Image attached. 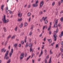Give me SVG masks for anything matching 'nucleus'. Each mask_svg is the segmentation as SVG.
<instances>
[{
  "label": "nucleus",
  "instance_id": "59",
  "mask_svg": "<svg viewBox=\"0 0 63 63\" xmlns=\"http://www.w3.org/2000/svg\"><path fill=\"white\" fill-rule=\"evenodd\" d=\"M50 28H49L48 29V31H49V30H50Z\"/></svg>",
  "mask_w": 63,
  "mask_h": 63
},
{
  "label": "nucleus",
  "instance_id": "58",
  "mask_svg": "<svg viewBox=\"0 0 63 63\" xmlns=\"http://www.w3.org/2000/svg\"><path fill=\"white\" fill-rule=\"evenodd\" d=\"M10 47H11V46H9L8 49H10Z\"/></svg>",
  "mask_w": 63,
  "mask_h": 63
},
{
  "label": "nucleus",
  "instance_id": "55",
  "mask_svg": "<svg viewBox=\"0 0 63 63\" xmlns=\"http://www.w3.org/2000/svg\"><path fill=\"white\" fill-rule=\"evenodd\" d=\"M47 58H49V55H48L47 56Z\"/></svg>",
  "mask_w": 63,
  "mask_h": 63
},
{
  "label": "nucleus",
  "instance_id": "2",
  "mask_svg": "<svg viewBox=\"0 0 63 63\" xmlns=\"http://www.w3.org/2000/svg\"><path fill=\"white\" fill-rule=\"evenodd\" d=\"M8 54H9V51H6V53L5 54V56L4 57V59H6V60H8L9 58V57H7L8 55Z\"/></svg>",
  "mask_w": 63,
  "mask_h": 63
},
{
  "label": "nucleus",
  "instance_id": "16",
  "mask_svg": "<svg viewBox=\"0 0 63 63\" xmlns=\"http://www.w3.org/2000/svg\"><path fill=\"white\" fill-rule=\"evenodd\" d=\"M23 26V23H22L20 25H19V26L20 27V28H22Z\"/></svg>",
  "mask_w": 63,
  "mask_h": 63
},
{
  "label": "nucleus",
  "instance_id": "38",
  "mask_svg": "<svg viewBox=\"0 0 63 63\" xmlns=\"http://www.w3.org/2000/svg\"><path fill=\"white\" fill-rule=\"evenodd\" d=\"M28 47V45L27 44V43H26V45L25 47Z\"/></svg>",
  "mask_w": 63,
  "mask_h": 63
},
{
  "label": "nucleus",
  "instance_id": "4",
  "mask_svg": "<svg viewBox=\"0 0 63 63\" xmlns=\"http://www.w3.org/2000/svg\"><path fill=\"white\" fill-rule=\"evenodd\" d=\"M44 4V1H42L40 3V7H39V9H41V8H42V6H43Z\"/></svg>",
  "mask_w": 63,
  "mask_h": 63
},
{
  "label": "nucleus",
  "instance_id": "50",
  "mask_svg": "<svg viewBox=\"0 0 63 63\" xmlns=\"http://www.w3.org/2000/svg\"><path fill=\"white\" fill-rule=\"evenodd\" d=\"M29 41L30 42H31V39H30L29 40Z\"/></svg>",
  "mask_w": 63,
  "mask_h": 63
},
{
  "label": "nucleus",
  "instance_id": "42",
  "mask_svg": "<svg viewBox=\"0 0 63 63\" xmlns=\"http://www.w3.org/2000/svg\"><path fill=\"white\" fill-rule=\"evenodd\" d=\"M32 47H31L30 48V52H31L32 50Z\"/></svg>",
  "mask_w": 63,
  "mask_h": 63
},
{
  "label": "nucleus",
  "instance_id": "14",
  "mask_svg": "<svg viewBox=\"0 0 63 63\" xmlns=\"http://www.w3.org/2000/svg\"><path fill=\"white\" fill-rule=\"evenodd\" d=\"M47 19V16H46L45 18V17H43L42 18V19H44V21H45V20H46V19Z\"/></svg>",
  "mask_w": 63,
  "mask_h": 63
},
{
  "label": "nucleus",
  "instance_id": "63",
  "mask_svg": "<svg viewBox=\"0 0 63 63\" xmlns=\"http://www.w3.org/2000/svg\"><path fill=\"white\" fill-rule=\"evenodd\" d=\"M61 44L62 45H63V41H62L61 42Z\"/></svg>",
  "mask_w": 63,
  "mask_h": 63
},
{
  "label": "nucleus",
  "instance_id": "49",
  "mask_svg": "<svg viewBox=\"0 0 63 63\" xmlns=\"http://www.w3.org/2000/svg\"><path fill=\"white\" fill-rule=\"evenodd\" d=\"M46 27V26H44L43 27V30H44V29H45V28Z\"/></svg>",
  "mask_w": 63,
  "mask_h": 63
},
{
  "label": "nucleus",
  "instance_id": "44",
  "mask_svg": "<svg viewBox=\"0 0 63 63\" xmlns=\"http://www.w3.org/2000/svg\"><path fill=\"white\" fill-rule=\"evenodd\" d=\"M49 32V35H51V31H50Z\"/></svg>",
  "mask_w": 63,
  "mask_h": 63
},
{
  "label": "nucleus",
  "instance_id": "41",
  "mask_svg": "<svg viewBox=\"0 0 63 63\" xmlns=\"http://www.w3.org/2000/svg\"><path fill=\"white\" fill-rule=\"evenodd\" d=\"M25 25L26 26H27V23H25Z\"/></svg>",
  "mask_w": 63,
  "mask_h": 63
},
{
  "label": "nucleus",
  "instance_id": "31",
  "mask_svg": "<svg viewBox=\"0 0 63 63\" xmlns=\"http://www.w3.org/2000/svg\"><path fill=\"white\" fill-rule=\"evenodd\" d=\"M48 22V21L47 20H46L45 21V24H47Z\"/></svg>",
  "mask_w": 63,
  "mask_h": 63
},
{
  "label": "nucleus",
  "instance_id": "26",
  "mask_svg": "<svg viewBox=\"0 0 63 63\" xmlns=\"http://www.w3.org/2000/svg\"><path fill=\"white\" fill-rule=\"evenodd\" d=\"M34 56H35V54L34 53H33L32 54V56L31 57V58H33V57Z\"/></svg>",
  "mask_w": 63,
  "mask_h": 63
},
{
  "label": "nucleus",
  "instance_id": "61",
  "mask_svg": "<svg viewBox=\"0 0 63 63\" xmlns=\"http://www.w3.org/2000/svg\"><path fill=\"white\" fill-rule=\"evenodd\" d=\"M34 62H35L34 61V60L32 59V63H34Z\"/></svg>",
  "mask_w": 63,
  "mask_h": 63
},
{
  "label": "nucleus",
  "instance_id": "39",
  "mask_svg": "<svg viewBox=\"0 0 63 63\" xmlns=\"http://www.w3.org/2000/svg\"><path fill=\"white\" fill-rule=\"evenodd\" d=\"M43 50H41V52L40 54H43Z\"/></svg>",
  "mask_w": 63,
  "mask_h": 63
},
{
  "label": "nucleus",
  "instance_id": "6",
  "mask_svg": "<svg viewBox=\"0 0 63 63\" xmlns=\"http://www.w3.org/2000/svg\"><path fill=\"white\" fill-rule=\"evenodd\" d=\"M13 50H13V49H11V51L9 53L10 57H11V56H12V54H13Z\"/></svg>",
  "mask_w": 63,
  "mask_h": 63
},
{
  "label": "nucleus",
  "instance_id": "19",
  "mask_svg": "<svg viewBox=\"0 0 63 63\" xmlns=\"http://www.w3.org/2000/svg\"><path fill=\"white\" fill-rule=\"evenodd\" d=\"M44 62L45 63H47V58H46L45 59L44 61Z\"/></svg>",
  "mask_w": 63,
  "mask_h": 63
},
{
  "label": "nucleus",
  "instance_id": "13",
  "mask_svg": "<svg viewBox=\"0 0 63 63\" xmlns=\"http://www.w3.org/2000/svg\"><path fill=\"white\" fill-rule=\"evenodd\" d=\"M43 14V12L42 11H40L39 12V15H42Z\"/></svg>",
  "mask_w": 63,
  "mask_h": 63
},
{
  "label": "nucleus",
  "instance_id": "52",
  "mask_svg": "<svg viewBox=\"0 0 63 63\" xmlns=\"http://www.w3.org/2000/svg\"><path fill=\"white\" fill-rule=\"evenodd\" d=\"M43 34V33H41V34L39 36L40 37H42V34Z\"/></svg>",
  "mask_w": 63,
  "mask_h": 63
},
{
  "label": "nucleus",
  "instance_id": "56",
  "mask_svg": "<svg viewBox=\"0 0 63 63\" xmlns=\"http://www.w3.org/2000/svg\"><path fill=\"white\" fill-rule=\"evenodd\" d=\"M43 19H41L40 20V22H42V21H43Z\"/></svg>",
  "mask_w": 63,
  "mask_h": 63
},
{
  "label": "nucleus",
  "instance_id": "23",
  "mask_svg": "<svg viewBox=\"0 0 63 63\" xmlns=\"http://www.w3.org/2000/svg\"><path fill=\"white\" fill-rule=\"evenodd\" d=\"M33 46V44L32 45L31 43H30L29 44V47H31Z\"/></svg>",
  "mask_w": 63,
  "mask_h": 63
},
{
  "label": "nucleus",
  "instance_id": "64",
  "mask_svg": "<svg viewBox=\"0 0 63 63\" xmlns=\"http://www.w3.org/2000/svg\"><path fill=\"white\" fill-rule=\"evenodd\" d=\"M58 26H59L60 27V24H59L58 25Z\"/></svg>",
  "mask_w": 63,
  "mask_h": 63
},
{
  "label": "nucleus",
  "instance_id": "22",
  "mask_svg": "<svg viewBox=\"0 0 63 63\" xmlns=\"http://www.w3.org/2000/svg\"><path fill=\"white\" fill-rule=\"evenodd\" d=\"M14 46L15 47H16H16H17V44H15L14 45Z\"/></svg>",
  "mask_w": 63,
  "mask_h": 63
},
{
  "label": "nucleus",
  "instance_id": "21",
  "mask_svg": "<svg viewBox=\"0 0 63 63\" xmlns=\"http://www.w3.org/2000/svg\"><path fill=\"white\" fill-rule=\"evenodd\" d=\"M3 29L4 30V32H6L7 31V30L5 28V27H3Z\"/></svg>",
  "mask_w": 63,
  "mask_h": 63
},
{
  "label": "nucleus",
  "instance_id": "7",
  "mask_svg": "<svg viewBox=\"0 0 63 63\" xmlns=\"http://www.w3.org/2000/svg\"><path fill=\"white\" fill-rule=\"evenodd\" d=\"M55 23H55L54 25V28H55V25H57V23H58V20H57L56 21Z\"/></svg>",
  "mask_w": 63,
  "mask_h": 63
},
{
  "label": "nucleus",
  "instance_id": "48",
  "mask_svg": "<svg viewBox=\"0 0 63 63\" xmlns=\"http://www.w3.org/2000/svg\"><path fill=\"white\" fill-rule=\"evenodd\" d=\"M18 46L19 47H21V44H19V45Z\"/></svg>",
  "mask_w": 63,
  "mask_h": 63
},
{
  "label": "nucleus",
  "instance_id": "28",
  "mask_svg": "<svg viewBox=\"0 0 63 63\" xmlns=\"http://www.w3.org/2000/svg\"><path fill=\"white\" fill-rule=\"evenodd\" d=\"M9 13L10 14H11V15H12L13 14V12L11 11V10H9Z\"/></svg>",
  "mask_w": 63,
  "mask_h": 63
},
{
  "label": "nucleus",
  "instance_id": "37",
  "mask_svg": "<svg viewBox=\"0 0 63 63\" xmlns=\"http://www.w3.org/2000/svg\"><path fill=\"white\" fill-rule=\"evenodd\" d=\"M55 5V2H53L52 3V5L54 6Z\"/></svg>",
  "mask_w": 63,
  "mask_h": 63
},
{
  "label": "nucleus",
  "instance_id": "17",
  "mask_svg": "<svg viewBox=\"0 0 63 63\" xmlns=\"http://www.w3.org/2000/svg\"><path fill=\"white\" fill-rule=\"evenodd\" d=\"M47 40L49 42V43H50L52 42V40H51V39H48Z\"/></svg>",
  "mask_w": 63,
  "mask_h": 63
},
{
  "label": "nucleus",
  "instance_id": "5",
  "mask_svg": "<svg viewBox=\"0 0 63 63\" xmlns=\"http://www.w3.org/2000/svg\"><path fill=\"white\" fill-rule=\"evenodd\" d=\"M24 54L23 53H22L20 55V58L21 60L23 59V58L24 57Z\"/></svg>",
  "mask_w": 63,
  "mask_h": 63
},
{
  "label": "nucleus",
  "instance_id": "1",
  "mask_svg": "<svg viewBox=\"0 0 63 63\" xmlns=\"http://www.w3.org/2000/svg\"><path fill=\"white\" fill-rule=\"evenodd\" d=\"M2 20L3 21L4 23H8L9 22V19H6V16L5 15H4V18L2 19Z\"/></svg>",
  "mask_w": 63,
  "mask_h": 63
},
{
  "label": "nucleus",
  "instance_id": "36",
  "mask_svg": "<svg viewBox=\"0 0 63 63\" xmlns=\"http://www.w3.org/2000/svg\"><path fill=\"white\" fill-rule=\"evenodd\" d=\"M59 3V6H60V4H61V3H60V1H59L58 2Z\"/></svg>",
  "mask_w": 63,
  "mask_h": 63
},
{
  "label": "nucleus",
  "instance_id": "10",
  "mask_svg": "<svg viewBox=\"0 0 63 63\" xmlns=\"http://www.w3.org/2000/svg\"><path fill=\"white\" fill-rule=\"evenodd\" d=\"M1 51L2 52H3L4 51V52L5 53L6 51V49L5 50V48H4L1 49Z\"/></svg>",
  "mask_w": 63,
  "mask_h": 63
},
{
  "label": "nucleus",
  "instance_id": "9",
  "mask_svg": "<svg viewBox=\"0 0 63 63\" xmlns=\"http://www.w3.org/2000/svg\"><path fill=\"white\" fill-rule=\"evenodd\" d=\"M54 37V38H55V39L54 40V41H56V37H57V35L55 34L53 35Z\"/></svg>",
  "mask_w": 63,
  "mask_h": 63
},
{
  "label": "nucleus",
  "instance_id": "20",
  "mask_svg": "<svg viewBox=\"0 0 63 63\" xmlns=\"http://www.w3.org/2000/svg\"><path fill=\"white\" fill-rule=\"evenodd\" d=\"M4 5H3L2 6H1V10H2V11H3V10H4V9H3V8L4 7Z\"/></svg>",
  "mask_w": 63,
  "mask_h": 63
},
{
  "label": "nucleus",
  "instance_id": "11",
  "mask_svg": "<svg viewBox=\"0 0 63 63\" xmlns=\"http://www.w3.org/2000/svg\"><path fill=\"white\" fill-rule=\"evenodd\" d=\"M58 32V29H57L56 30V31H54V33L55 34H56Z\"/></svg>",
  "mask_w": 63,
  "mask_h": 63
},
{
  "label": "nucleus",
  "instance_id": "34",
  "mask_svg": "<svg viewBox=\"0 0 63 63\" xmlns=\"http://www.w3.org/2000/svg\"><path fill=\"white\" fill-rule=\"evenodd\" d=\"M17 27L16 26V27L15 29V30L16 31H17Z\"/></svg>",
  "mask_w": 63,
  "mask_h": 63
},
{
  "label": "nucleus",
  "instance_id": "45",
  "mask_svg": "<svg viewBox=\"0 0 63 63\" xmlns=\"http://www.w3.org/2000/svg\"><path fill=\"white\" fill-rule=\"evenodd\" d=\"M32 34V32H30V33L29 34V36H30V35H31Z\"/></svg>",
  "mask_w": 63,
  "mask_h": 63
},
{
  "label": "nucleus",
  "instance_id": "24",
  "mask_svg": "<svg viewBox=\"0 0 63 63\" xmlns=\"http://www.w3.org/2000/svg\"><path fill=\"white\" fill-rule=\"evenodd\" d=\"M28 16H31V13L30 12H29L28 14Z\"/></svg>",
  "mask_w": 63,
  "mask_h": 63
},
{
  "label": "nucleus",
  "instance_id": "25",
  "mask_svg": "<svg viewBox=\"0 0 63 63\" xmlns=\"http://www.w3.org/2000/svg\"><path fill=\"white\" fill-rule=\"evenodd\" d=\"M25 42H26V39H27V36H26L25 37Z\"/></svg>",
  "mask_w": 63,
  "mask_h": 63
},
{
  "label": "nucleus",
  "instance_id": "54",
  "mask_svg": "<svg viewBox=\"0 0 63 63\" xmlns=\"http://www.w3.org/2000/svg\"><path fill=\"white\" fill-rule=\"evenodd\" d=\"M44 41H46V37L44 39Z\"/></svg>",
  "mask_w": 63,
  "mask_h": 63
},
{
  "label": "nucleus",
  "instance_id": "32",
  "mask_svg": "<svg viewBox=\"0 0 63 63\" xmlns=\"http://www.w3.org/2000/svg\"><path fill=\"white\" fill-rule=\"evenodd\" d=\"M34 26L33 25H32L31 26V29H32V30H33V27Z\"/></svg>",
  "mask_w": 63,
  "mask_h": 63
},
{
  "label": "nucleus",
  "instance_id": "12",
  "mask_svg": "<svg viewBox=\"0 0 63 63\" xmlns=\"http://www.w3.org/2000/svg\"><path fill=\"white\" fill-rule=\"evenodd\" d=\"M63 36V31H62L61 33V34L60 35L59 37L60 38H62V36Z\"/></svg>",
  "mask_w": 63,
  "mask_h": 63
},
{
  "label": "nucleus",
  "instance_id": "57",
  "mask_svg": "<svg viewBox=\"0 0 63 63\" xmlns=\"http://www.w3.org/2000/svg\"><path fill=\"white\" fill-rule=\"evenodd\" d=\"M61 51H62V52H63V49L61 48Z\"/></svg>",
  "mask_w": 63,
  "mask_h": 63
},
{
  "label": "nucleus",
  "instance_id": "51",
  "mask_svg": "<svg viewBox=\"0 0 63 63\" xmlns=\"http://www.w3.org/2000/svg\"><path fill=\"white\" fill-rule=\"evenodd\" d=\"M9 11V10H6V13H8V12Z\"/></svg>",
  "mask_w": 63,
  "mask_h": 63
},
{
  "label": "nucleus",
  "instance_id": "30",
  "mask_svg": "<svg viewBox=\"0 0 63 63\" xmlns=\"http://www.w3.org/2000/svg\"><path fill=\"white\" fill-rule=\"evenodd\" d=\"M30 57H31V56H29L27 59V61L29 59V58H30Z\"/></svg>",
  "mask_w": 63,
  "mask_h": 63
},
{
  "label": "nucleus",
  "instance_id": "33",
  "mask_svg": "<svg viewBox=\"0 0 63 63\" xmlns=\"http://www.w3.org/2000/svg\"><path fill=\"white\" fill-rule=\"evenodd\" d=\"M11 37V35H9V36L7 38V40L9 39V38H10Z\"/></svg>",
  "mask_w": 63,
  "mask_h": 63
},
{
  "label": "nucleus",
  "instance_id": "29",
  "mask_svg": "<svg viewBox=\"0 0 63 63\" xmlns=\"http://www.w3.org/2000/svg\"><path fill=\"white\" fill-rule=\"evenodd\" d=\"M11 59H9L7 62V63H10L11 62Z\"/></svg>",
  "mask_w": 63,
  "mask_h": 63
},
{
  "label": "nucleus",
  "instance_id": "60",
  "mask_svg": "<svg viewBox=\"0 0 63 63\" xmlns=\"http://www.w3.org/2000/svg\"><path fill=\"white\" fill-rule=\"evenodd\" d=\"M30 5H29L28 7V8H30Z\"/></svg>",
  "mask_w": 63,
  "mask_h": 63
},
{
  "label": "nucleus",
  "instance_id": "62",
  "mask_svg": "<svg viewBox=\"0 0 63 63\" xmlns=\"http://www.w3.org/2000/svg\"><path fill=\"white\" fill-rule=\"evenodd\" d=\"M7 44V41L6 42V43H5V45L6 46Z\"/></svg>",
  "mask_w": 63,
  "mask_h": 63
},
{
  "label": "nucleus",
  "instance_id": "15",
  "mask_svg": "<svg viewBox=\"0 0 63 63\" xmlns=\"http://www.w3.org/2000/svg\"><path fill=\"white\" fill-rule=\"evenodd\" d=\"M22 20V18H21L20 19L18 18V21H21Z\"/></svg>",
  "mask_w": 63,
  "mask_h": 63
},
{
  "label": "nucleus",
  "instance_id": "40",
  "mask_svg": "<svg viewBox=\"0 0 63 63\" xmlns=\"http://www.w3.org/2000/svg\"><path fill=\"white\" fill-rule=\"evenodd\" d=\"M50 54H52V52L51 51V49H50Z\"/></svg>",
  "mask_w": 63,
  "mask_h": 63
},
{
  "label": "nucleus",
  "instance_id": "27",
  "mask_svg": "<svg viewBox=\"0 0 63 63\" xmlns=\"http://www.w3.org/2000/svg\"><path fill=\"white\" fill-rule=\"evenodd\" d=\"M15 37H16V36H15V35H14L12 37H11V39H15Z\"/></svg>",
  "mask_w": 63,
  "mask_h": 63
},
{
  "label": "nucleus",
  "instance_id": "53",
  "mask_svg": "<svg viewBox=\"0 0 63 63\" xmlns=\"http://www.w3.org/2000/svg\"><path fill=\"white\" fill-rule=\"evenodd\" d=\"M30 20H31V18H30L29 19V22H30Z\"/></svg>",
  "mask_w": 63,
  "mask_h": 63
},
{
  "label": "nucleus",
  "instance_id": "43",
  "mask_svg": "<svg viewBox=\"0 0 63 63\" xmlns=\"http://www.w3.org/2000/svg\"><path fill=\"white\" fill-rule=\"evenodd\" d=\"M58 44H57L56 45V48H57L58 47Z\"/></svg>",
  "mask_w": 63,
  "mask_h": 63
},
{
  "label": "nucleus",
  "instance_id": "47",
  "mask_svg": "<svg viewBox=\"0 0 63 63\" xmlns=\"http://www.w3.org/2000/svg\"><path fill=\"white\" fill-rule=\"evenodd\" d=\"M21 44H24V42L23 41H22L21 42Z\"/></svg>",
  "mask_w": 63,
  "mask_h": 63
},
{
  "label": "nucleus",
  "instance_id": "18",
  "mask_svg": "<svg viewBox=\"0 0 63 63\" xmlns=\"http://www.w3.org/2000/svg\"><path fill=\"white\" fill-rule=\"evenodd\" d=\"M51 58H52L51 57H50V60H49V62H48V63H51Z\"/></svg>",
  "mask_w": 63,
  "mask_h": 63
},
{
  "label": "nucleus",
  "instance_id": "35",
  "mask_svg": "<svg viewBox=\"0 0 63 63\" xmlns=\"http://www.w3.org/2000/svg\"><path fill=\"white\" fill-rule=\"evenodd\" d=\"M63 17H62L60 19V20H61V21L62 22L63 21Z\"/></svg>",
  "mask_w": 63,
  "mask_h": 63
},
{
  "label": "nucleus",
  "instance_id": "8",
  "mask_svg": "<svg viewBox=\"0 0 63 63\" xmlns=\"http://www.w3.org/2000/svg\"><path fill=\"white\" fill-rule=\"evenodd\" d=\"M18 16L19 17H21L22 16V13H20L19 12L18 13Z\"/></svg>",
  "mask_w": 63,
  "mask_h": 63
},
{
  "label": "nucleus",
  "instance_id": "46",
  "mask_svg": "<svg viewBox=\"0 0 63 63\" xmlns=\"http://www.w3.org/2000/svg\"><path fill=\"white\" fill-rule=\"evenodd\" d=\"M45 53H46L47 52V50L46 49H45Z\"/></svg>",
  "mask_w": 63,
  "mask_h": 63
},
{
  "label": "nucleus",
  "instance_id": "3",
  "mask_svg": "<svg viewBox=\"0 0 63 63\" xmlns=\"http://www.w3.org/2000/svg\"><path fill=\"white\" fill-rule=\"evenodd\" d=\"M39 2V0H37V1L35 2V4H33L32 5V6L33 7H37L38 5V4H37Z\"/></svg>",
  "mask_w": 63,
  "mask_h": 63
}]
</instances>
